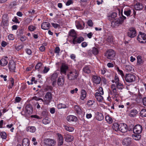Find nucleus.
<instances>
[{
	"instance_id": "obj_1",
	"label": "nucleus",
	"mask_w": 146,
	"mask_h": 146,
	"mask_svg": "<svg viewBox=\"0 0 146 146\" xmlns=\"http://www.w3.org/2000/svg\"><path fill=\"white\" fill-rule=\"evenodd\" d=\"M79 74V72L78 70L74 69L70 71L68 73L67 78L70 80H74L77 79Z\"/></svg>"
},
{
	"instance_id": "obj_2",
	"label": "nucleus",
	"mask_w": 146,
	"mask_h": 146,
	"mask_svg": "<svg viewBox=\"0 0 146 146\" xmlns=\"http://www.w3.org/2000/svg\"><path fill=\"white\" fill-rule=\"evenodd\" d=\"M121 14L123 18L121 17L119 18L116 19L112 21L111 23V26L112 27H116L119 26L123 23L124 20L126 19V17L123 15L122 12Z\"/></svg>"
},
{
	"instance_id": "obj_3",
	"label": "nucleus",
	"mask_w": 146,
	"mask_h": 146,
	"mask_svg": "<svg viewBox=\"0 0 146 146\" xmlns=\"http://www.w3.org/2000/svg\"><path fill=\"white\" fill-rule=\"evenodd\" d=\"M137 39L140 43H146V34L144 33L139 32L137 36Z\"/></svg>"
},
{
	"instance_id": "obj_4",
	"label": "nucleus",
	"mask_w": 146,
	"mask_h": 146,
	"mask_svg": "<svg viewBox=\"0 0 146 146\" xmlns=\"http://www.w3.org/2000/svg\"><path fill=\"white\" fill-rule=\"evenodd\" d=\"M105 55L108 59L112 60L115 55V53L113 50L110 49L106 51Z\"/></svg>"
},
{
	"instance_id": "obj_5",
	"label": "nucleus",
	"mask_w": 146,
	"mask_h": 146,
	"mask_svg": "<svg viewBox=\"0 0 146 146\" xmlns=\"http://www.w3.org/2000/svg\"><path fill=\"white\" fill-rule=\"evenodd\" d=\"M128 36L131 38H133L136 35V31L133 28H130L127 32Z\"/></svg>"
},
{
	"instance_id": "obj_6",
	"label": "nucleus",
	"mask_w": 146,
	"mask_h": 146,
	"mask_svg": "<svg viewBox=\"0 0 146 146\" xmlns=\"http://www.w3.org/2000/svg\"><path fill=\"white\" fill-rule=\"evenodd\" d=\"M136 77L135 76L130 74H127L125 78V80L128 82L134 81L135 80Z\"/></svg>"
},
{
	"instance_id": "obj_7",
	"label": "nucleus",
	"mask_w": 146,
	"mask_h": 146,
	"mask_svg": "<svg viewBox=\"0 0 146 146\" xmlns=\"http://www.w3.org/2000/svg\"><path fill=\"white\" fill-rule=\"evenodd\" d=\"M68 68V65L65 63H62L60 68V73L61 74L66 75V72Z\"/></svg>"
},
{
	"instance_id": "obj_8",
	"label": "nucleus",
	"mask_w": 146,
	"mask_h": 146,
	"mask_svg": "<svg viewBox=\"0 0 146 146\" xmlns=\"http://www.w3.org/2000/svg\"><path fill=\"white\" fill-rule=\"evenodd\" d=\"M44 141L45 144L48 146H54L56 143V141L52 139H46Z\"/></svg>"
},
{
	"instance_id": "obj_9",
	"label": "nucleus",
	"mask_w": 146,
	"mask_h": 146,
	"mask_svg": "<svg viewBox=\"0 0 146 146\" xmlns=\"http://www.w3.org/2000/svg\"><path fill=\"white\" fill-rule=\"evenodd\" d=\"M142 130V127L140 125H137L135 126L133 129V132L135 134H140Z\"/></svg>"
},
{
	"instance_id": "obj_10",
	"label": "nucleus",
	"mask_w": 146,
	"mask_h": 146,
	"mask_svg": "<svg viewBox=\"0 0 146 146\" xmlns=\"http://www.w3.org/2000/svg\"><path fill=\"white\" fill-rule=\"evenodd\" d=\"M132 143L131 139L129 137H127L123 139L122 144L124 146H129Z\"/></svg>"
},
{
	"instance_id": "obj_11",
	"label": "nucleus",
	"mask_w": 146,
	"mask_h": 146,
	"mask_svg": "<svg viewBox=\"0 0 146 146\" xmlns=\"http://www.w3.org/2000/svg\"><path fill=\"white\" fill-rule=\"evenodd\" d=\"M65 141L68 142H70L74 140V137L72 135L67 133H65L64 135Z\"/></svg>"
},
{
	"instance_id": "obj_12",
	"label": "nucleus",
	"mask_w": 146,
	"mask_h": 146,
	"mask_svg": "<svg viewBox=\"0 0 146 146\" xmlns=\"http://www.w3.org/2000/svg\"><path fill=\"white\" fill-rule=\"evenodd\" d=\"M33 112L32 107L30 104L27 105L25 107V114L27 115L32 113Z\"/></svg>"
},
{
	"instance_id": "obj_13",
	"label": "nucleus",
	"mask_w": 146,
	"mask_h": 146,
	"mask_svg": "<svg viewBox=\"0 0 146 146\" xmlns=\"http://www.w3.org/2000/svg\"><path fill=\"white\" fill-rule=\"evenodd\" d=\"M84 40V38L82 36H79L76 38H73L72 40V43L74 44L76 43L80 44Z\"/></svg>"
},
{
	"instance_id": "obj_14",
	"label": "nucleus",
	"mask_w": 146,
	"mask_h": 146,
	"mask_svg": "<svg viewBox=\"0 0 146 146\" xmlns=\"http://www.w3.org/2000/svg\"><path fill=\"white\" fill-rule=\"evenodd\" d=\"M119 131L122 133H125L127 131V125L124 123H122L120 125Z\"/></svg>"
},
{
	"instance_id": "obj_15",
	"label": "nucleus",
	"mask_w": 146,
	"mask_h": 146,
	"mask_svg": "<svg viewBox=\"0 0 146 146\" xmlns=\"http://www.w3.org/2000/svg\"><path fill=\"white\" fill-rule=\"evenodd\" d=\"M9 68L10 71L15 72V64L13 61L10 62L9 63Z\"/></svg>"
},
{
	"instance_id": "obj_16",
	"label": "nucleus",
	"mask_w": 146,
	"mask_h": 146,
	"mask_svg": "<svg viewBox=\"0 0 146 146\" xmlns=\"http://www.w3.org/2000/svg\"><path fill=\"white\" fill-rule=\"evenodd\" d=\"M50 24L49 22H44L42 24L41 27L42 29L44 30H47L49 29Z\"/></svg>"
},
{
	"instance_id": "obj_17",
	"label": "nucleus",
	"mask_w": 146,
	"mask_h": 146,
	"mask_svg": "<svg viewBox=\"0 0 146 146\" xmlns=\"http://www.w3.org/2000/svg\"><path fill=\"white\" fill-rule=\"evenodd\" d=\"M82 21L81 20L80 21H75L76 26L77 29L80 30L84 29V27H83V26L81 25L82 24Z\"/></svg>"
},
{
	"instance_id": "obj_18",
	"label": "nucleus",
	"mask_w": 146,
	"mask_h": 146,
	"mask_svg": "<svg viewBox=\"0 0 146 146\" xmlns=\"http://www.w3.org/2000/svg\"><path fill=\"white\" fill-rule=\"evenodd\" d=\"M64 83V77L60 76L58 78L57 80V84L60 86H62Z\"/></svg>"
},
{
	"instance_id": "obj_19",
	"label": "nucleus",
	"mask_w": 146,
	"mask_h": 146,
	"mask_svg": "<svg viewBox=\"0 0 146 146\" xmlns=\"http://www.w3.org/2000/svg\"><path fill=\"white\" fill-rule=\"evenodd\" d=\"M95 97L97 100L99 102H102L103 100V98L101 95V94H99L98 92H96L95 94Z\"/></svg>"
},
{
	"instance_id": "obj_20",
	"label": "nucleus",
	"mask_w": 146,
	"mask_h": 146,
	"mask_svg": "<svg viewBox=\"0 0 146 146\" xmlns=\"http://www.w3.org/2000/svg\"><path fill=\"white\" fill-rule=\"evenodd\" d=\"M92 80L93 82L96 84H99L101 81V78L98 76H94L93 77Z\"/></svg>"
},
{
	"instance_id": "obj_21",
	"label": "nucleus",
	"mask_w": 146,
	"mask_h": 146,
	"mask_svg": "<svg viewBox=\"0 0 146 146\" xmlns=\"http://www.w3.org/2000/svg\"><path fill=\"white\" fill-rule=\"evenodd\" d=\"M57 136L58 137V144L59 146H60L63 143V138L62 135L60 133L57 134Z\"/></svg>"
},
{
	"instance_id": "obj_22",
	"label": "nucleus",
	"mask_w": 146,
	"mask_h": 146,
	"mask_svg": "<svg viewBox=\"0 0 146 146\" xmlns=\"http://www.w3.org/2000/svg\"><path fill=\"white\" fill-rule=\"evenodd\" d=\"M84 72L87 74H89L91 72V66H86L83 69Z\"/></svg>"
},
{
	"instance_id": "obj_23",
	"label": "nucleus",
	"mask_w": 146,
	"mask_h": 146,
	"mask_svg": "<svg viewBox=\"0 0 146 146\" xmlns=\"http://www.w3.org/2000/svg\"><path fill=\"white\" fill-rule=\"evenodd\" d=\"M143 8V5L139 3H137L134 5V8L136 10H142Z\"/></svg>"
},
{
	"instance_id": "obj_24",
	"label": "nucleus",
	"mask_w": 146,
	"mask_h": 146,
	"mask_svg": "<svg viewBox=\"0 0 146 146\" xmlns=\"http://www.w3.org/2000/svg\"><path fill=\"white\" fill-rule=\"evenodd\" d=\"M117 15L115 12H113L109 14L108 15V19L109 20H111L115 18Z\"/></svg>"
},
{
	"instance_id": "obj_25",
	"label": "nucleus",
	"mask_w": 146,
	"mask_h": 146,
	"mask_svg": "<svg viewBox=\"0 0 146 146\" xmlns=\"http://www.w3.org/2000/svg\"><path fill=\"white\" fill-rule=\"evenodd\" d=\"M86 96V91L84 89L81 90V95L80 98L81 100H83Z\"/></svg>"
},
{
	"instance_id": "obj_26",
	"label": "nucleus",
	"mask_w": 146,
	"mask_h": 146,
	"mask_svg": "<svg viewBox=\"0 0 146 146\" xmlns=\"http://www.w3.org/2000/svg\"><path fill=\"white\" fill-rule=\"evenodd\" d=\"M67 119L69 121H76L77 120V118L75 116L73 115H70L67 117Z\"/></svg>"
},
{
	"instance_id": "obj_27",
	"label": "nucleus",
	"mask_w": 146,
	"mask_h": 146,
	"mask_svg": "<svg viewBox=\"0 0 146 146\" xmlns=\"http://www.w3.org/2000/svg\"><path fill=\"white\" fill-rule=\"evenodd\" d=\"M96 118L98 121H102L104 118L103 115L101 113L98 112L96 114Z\"/></svg>"
},
{
	"instance_id": "obj_28",
	"label": "nucleus",
	"mask_w": 146,
	"mask_h": 146,
	"mask_svg": "<svg viewBox=\"0 0 146 146\" xmlns=\"http://www.w3.org/2000/svg\"><path fill=\"white\" fill-rule=\"evenodd\" d=\"M45 99L48 101H50L52 98V94L50 92H47L45 96Z\"/></svg>"
},
{
	"instance_id": "obj_29",
	"label": "nucleus",
	"mask_w": 146,
	"mask_h": 146,
	"mask_svg": "<svg viewBox=\"0 0 146 146\" xmlns=\"http://www.w3.org/2000/svg\"><path fill=\"white\" fill-rule=\"evenodd\" d=\"M74 109L78 114H80L82 112V109L78 106H75L74 107Z\"/></svg>"
},
{
	"instance_id": "obj_30",
	"label": "nucleus",
	"mask_w": 146,
	"mask_h": 146,
	"mask_svg": "<svg viewBox=\"0 0 146 146\" xmlns=\"http://www.w3.org/2000/svg\"><path fill=\"white\" fill-rule=\"evenodd\" d=\"M29 141L27 138H25L23 139L22 142L23 146H29Z\"/></svg>"
},
{
	"instance_id": "obj_31",
	"label": "nucleus",
	"mask_w": 146,
	"mask_h": 146,
	"mask_svg": "<svg viewBox=\"0 0 146 146\" xmlns=\"http://www.w3.org/2000/svg\"><path fill=\"white\" fill-rule=\"evenodd\" d=\"M69 35L70 36L73 37L74 38H76V33L74 29H72L70 31L69 33Z\"/></svg>"
},
{
	"instance_id": "obj_32",
	"label": "nucleus",
	"mask_w": 146,
	"mask_h": 146,
	"mask_svg": "<svg viewBox=\"0 0 146 146\" xmlns=\"http://www.w3.org/2000/svg\"><path fill=\"white\" fill-rule=\"evenodd\" d=\"M36 131V129L34 126H29L27 128V131L31 133H34Z\"/></svg>"
},
{
	"instance_id": "obj_33",
	"label": "nucleus",
	"mask_w": 146,
	"mask_h": 146,
	"mask_svg": "<svg viewBox=\"0 0 146 146\" xmlns=\"http://www.w3.org/2000/svg\"><path fill=\"white\" fill-rule=\"evenodd\" d=\"M120 125L116 122L114 123L113 125L112 128L113 129L116 131H119Z\"/></svg>"
},
{
	"instance_id": "obj_34",
	"label": "nucleus",
	"mask_w": 146,
	"mask_h": 146,
	"mask_svg": "<svg viewBox=\"0 0 146 146\" xmlns=\"http://www.w3.org/2000/svg\"><path fill=\"white\" fill-rule=\"evenodd\" d=\"M137 113V111L136 110L133 109L131 110L130 113L129 114V116L131 117H134Z\"/></svg>"
},
{
	"instance_id": "obj_35",
	"label": "nucleus",
	"mask_w": 146,
	"mask_h": 146,
	"mask_svg": "<svg viewBox=\"0 0 146 146\" xmlns=\"http://www.w3.org/2000/svg\"><path fill=\"white\" fill-rule=\"evenodd\" d=\"M7 63V60L5 58H2L0 60V64L3 66H6Z\"/></svg>"
},
{
	"instance_id": "obj_36",
	"label": "nucleus",
	"mask_w": 146,
	"mask_h": 146,
	"mask_svg": "<svg viewBox=\"0 0 146 146\" xmlns=\"http://www.w3.org/2000/svg\"><path fill=\"white\" fill-rule=\"evenodd\" d=\"M58 76V74L57 73H54L52 74L50 78L51 81L56 80V79Z\"/></svg>"
},
{
	"instance_id": "obj_37",
	"label": "nucleus",
	"mask_w": 146,
	"mask_h": 146,
	"mask_svg": "<svg viewBox=\"0 0 146 146\" xmlns=\"http://www.w3.org/2000/svg\"><path fill=\"white\" fill-rule=\"evenodd\" d=\"M65 129L69 132H72L74 131V128L73 127L68 126L66 125H64Z\"/></svg>"
},
{
	"instance_id": "obj_38",
	"label": "nucleus",
	"mask_w": 146,
	"mask_h": 146,
	"mask_svg": "<svg viewBox=\"0 0 146 146\" xmlns=\"http://www.w3.org/2000/svg\"><path fill=\"white\" fill-rule=\"evenodd\" d=\"M133 138L136 140H139L141 137V135L139 134H135L132 135Z\"/></svg>"
},
{
	"instance_id": "obj_39",
	"label": "nucleus",
	"mask_w": 146,
	"mask_h": 146,
	"mask_svg": "<svg viewBox=\"0 0 146 146\" xmlns=\"http://www.w3.org/2000/svg\"><path fill=\"white\" fill-rule=\"evenodd\" d=\"M105 119L107 122L109 124H111L112 123L113 120L111 117L109 115H107L105 117Z\"/></svg>"
},
{
	"instance_id": "obj_40",
	"label": "nucleus",
	"mask_w": 146,
	"mask_h": 146,
	"mask_svg": "<svg viewBox=\"0 0 146 146\" xmlns=\"http://www.w3.org/2000/svg\"><path fill=\"white\" fill-rule=\"evenodd\" d=\"M117 88L119 90H122L123 87V84L120 82L115 84Z\"/></svg>"
},
{
	"instance_id": "obj_41",
	"label": "nucleus",
	"mask_w": 146,
	"mask_h": 146,
	"mask_svg": "<svg viewBox=\"0 0 146 146\" xmlns=\"http://www.w3.org/2000/svg\"><path fill=\"white\" fill-rule=\"evenodd\" d=\"M137 64L138 65L143 64V61L141 59V57L140 56H138L137 57Z\"/></svg>"
},
{
	"instance_id": "obj_42",
	"label": "nucleus",
	"mask_w": 146,
	"mask_h": 146,
	"mask_svg": "<svg viewBox=\"0 0 146 146\" xmlns=\"http://www.w3.org/2000/svg\"><path fill=\"white\" fill-rule=\"evenodd\" d=\"M92 51L93 54L94 55L98 54L99 52L98 48L95 47L93 48Z\"/></svg>"
},
{
	"instance_id": "obj_43",
	"label": "nucleus",
	"mask_w": 146,
	"mask_h": 146,
	"mask_svg": "<svg viewBox=\"0 0 146 146\" xmlns=\"http://www.w3.org/2000/svg\"><path fill=\"white\" fill-rule=\"evenodd\" d=\"M42 123L45 125L47 124L50 122V121L48 117H46L44 118L42 121Z\"/></svg>"
},
{
	"instance_id": "obj_44",
	"label": "nucleus",
	"mask_w": 146,
	"mask_h": 146,
	"mask_svg": "<svg viewBox=\"0 0 146 146\" xmlns=\"http://www.w3.org/2000/svg\"><path fill=\"white\" fill-rule=\"evenodd\" d=\"M124 66L125 70L128 71H131L132 69V67L130 65H125Z\"/></svg>"
},
{
	"instance_id": "obj_45",
	"label": "nucleus",
	"mask_w": 146,
	"mask_h": 146,
	"mask_svg": "<svg viewBox=\"0 0 146 146\" xmlns=\"http://www.w3.org/2000/svg\"><path fill=\"white\" fill-rule=\"evenodd\" d=\"M10 81L11 82V84L9 85L8 86V88L9 89L12 88L14 84V80L13 78H11Z\"/></svg>"
},
{
	"instance_id": "obj_46",
	"label": "nucleus",
	"mask_w": 146,
	"mask_h": 146,
	"mask_svg": "<svg viewBox=\"0 0 146 146\" xmlns=\"http://www.w3.org/2000/svg\"><path fill=\"white\" fill-rule=\"evenodd\" d=\"M140 114L141 116L146 117V109H142L141 111Z\"/></svg>"
},
{
	"instance_id": "obj_47",
	"label": "nucleus",
	"mask_w": 146,
	"mask_h": 146,
	"mask_svg": "<svg viewBox=\"0 0 146 146\" xmlns=\"http://www.w3.org/2000/svg\"><path fill=\"white\" fill-rule=\"evenodd\" d=\"M66 105L62 104H59L57 105V108L59 109L66 108Z\"/></svg>"
},
{
	"instance_id": "obj_48",
	"label": "nucleus",
	"mask_w": 146,
	"mask_h": 146,
	"mask_svg": "<svg viewBox=\"0 0 146 146\" xmlns=\"http://www.w3.org/2000/svg\"><path fill=\"white\" fill-rule=\"evenodd\" d=\"M42 66V64L41 63H38L35 66V68L36 70H37L38 71L40 70Z\"/></svg>"
},
{
	"instance_id": "obj_49",
	"label": "nucleus",
	"mask_w": 146,
	"mask_h": 146,
	"mask_svg": "<svg viewBox=\"0 0 146 146\" xmlns=\"http://www.w3.org/2000/svg\"><path fill=\"white\" fill-rule=\"evenodd\" d=\"M2 19V21H5L7 20V22L6 21V22L7 23V22H8V20H9V17H8V15L6 14L3 15Z\"/></svg>"
},
{
	"instance_id": "obj_50",
	"label": "nucleus",
	"mask_w": 146,
	"mask_h": 146,
	"mask_svg": "<svg viewBox=\"0 0 146 146\" xmlns=\"http://www.w3.org/2000/svg\"><path fill=\"white\" fill-rule=\"evenodd\" d=\"M112 92L113 94V96H114L113 98L117 97L118 95V92L117 89H113V90H112Z\"/></svg>"
},
{
	"instance_id": "obj_51",
	"label": "nucleus",
	"mask_w": 146,
	"mask_h": 146,
	"mask_svg": "<svg viewBox=\"0 0 146 146\" xmlns=\"http://www.w3.org/2000/svg\"><path fill=\"white\" fill-rule=\"evenodd\" d=\"M107 41L109 42H113V37L111 35H110L108 36L107 38Z\"/></svg>"
},
{
	"instance_id": "obj_52",
	"label": "nucleus",
	"mask_w": 146,
	"mask_h": 146,
	"mask_svg": "<svg viewBox=\"0 0 146 146\" xmlns=\"http://www.w3.org/2000/svg\"><path fill=\"white\" fill-rule=\"evenodd\" d=\"M0 135L3 139H5L7 138V134L5 132H1L0 133Z\"/></svg>"
},
{
	"instance_id": "obj_53",
	"label": "nucleus",
	"mask_w": 146,
	"mask_h": 146,
	"mask_svg": "<svg viewBox=\"0 0 146 146\" xmlns=\"http://www.w3.org/2000/svg\"><path fill=\"white\" fill-rule=\"evenodd\" d=\"M116 69V70L117 71L118 73L120 74L122 77H123L124 76V74L123 71L122 70L119 69L118 67H117Z\"/></svg>"
},
{
	"instance_id": "obj_54",
	"label": "nucleus",
	"mask_w": 146,
	"mask_h": 146,
	"mask_svg": "<svg viewBox=\"0 0 146 146\" xmlns=\"http://www.w3.org/2000/svg\"><path fill=\"white\" fill-rule=\"evenodd\" d=\"M32 99L36 101L41 100L40 102H41V103L43 102V100L42 99L37 97L36 96L33 97L32 98Z\"/></svg>"
},
{
	"instance_id": "obj_55",
	"label": "nucleus",
	"mask_w": 146,
	"mask_h": 146,
	"mask_svg": "<svg viewBox=\"0 0 146 146\" xmlns=\"http://www.w3.org/2000/svg\"><path fill=\"white\" fill-rule=\"evenodd\" d=\"M131 12L130 9L125 11H124V13L125 15L127 16H130L131 13Z\"/></svg>"
},
{
	"instance_id": "obj_56",
	"label": "nucleus",
	"mask_w": 146,
	"mask_h": 146,
	"mask_svg": "<svg viewBox=\"0 0 146 146\" xmlns=\"http://www.w3.org/2000/svg\"><path fill=\"white\" fill-rule=\"evenodd\" d=\"M28 29L30 31H33L36 29V27L33 25H30Z\"/></svg>"
},
{
	"instance_id": "obj_57",
	"label": "nucleus",
	"mask_w": 146,
	"mask_h": 146,
	"mask_svg": "<svg viewBox=\"0 0 146 146\" xmlns=\"http://www.w3.org/2000/svg\"><path fill=\"white\" fill-rule=\"evenodd\" d=\"M98 91L99 92V94L101 95H103L104 94V91L102 88L99 87L98 88Z\"/></svg>"
},
{
	"instance_id": "obj_58",
	"label": "nucleus",
	"mask_w": 146,
	"mask_h": 146,
	"mask_svg": "<svg viewBox=\"0 0 146 146\" xmlns=\"http://www.w3.org/2000/svg\"><path fill=\"white\" fill-rule=\"evenodd\" d=\"M12 21L13 22H14L16 23H19V22L18 19L16 17H15L12 20Z\"/></svg>"
},
{
	"instance_id": "obj_59",
	"label": "nucleus",
	"mask_w": 146,
	"mask_h": 146,
	"mask_svg": "<svg viewBox=\"0 0 146 146\" xmlns=\"http://www.w3.org/2000/svg\"><path fill=\"white\" fill-rule=\"evenodd\" d=\"M8 38L9 40H13L14 39V35L13 34H10L8 36Z\"/></svg>"
},
{
	"instance_id": "obj_60",
	"label": "nucleus",
	"mask_w": 146,
	"mask_h": 146,
	"mask_svg": "<svg viewBox=\"0 0 146 146\" xmlns=\"http://www.w3.org/2000/svg\"><path fill=\"white\" fill-rule=\"evenodd\" d=\"M24 47V46L23 45H20L18 46H16V49L18 51H19L21 49L23 48Z\"/></svg>"
},
{
	"instance_id": "obj_61",
	"label": "nucleus",
	"mask_w": 146,
	"mask_h": 146,
	"mask_svg": "<svg viewBox=\"0 0 146 146\" xmlns=\"http://www.w3.org/2000/svg\"><path fill=\"white\" fill-rule=\"evenodd\" d=\"M73 3V1L72 0H68L66 3V5L67 6H69L71 4Z\"/></svg>"
},
{
	"instance_id": "obj_62",
	"label": "nucleus",
	"mask_w": 146,
	"mask_h": 146,
	"mask_svg": "<svg viewBox=\"0 0 146 146\" xmlns=\"http://www.w3.org/2000/svg\"><path fill=\"white\" fill-rule=\"evenodd\" d=\"M26 53L29 55H31L32 53V51L31 49L29 48H27L25 50Z\"/></svg>"
},
{
	"instance_id": "obj_63",
	"label": "nucleus",
	"mask_w": 146,
	"mask_h": 146,
	"mask_svg": "<svg viewBox=\"0 0 146 146\" xmlns=\"http://www.w3.org/2000/svg\"><path fill=\"white\" fill-rule=\"evenodd\" d=\"M88 25L90 27H92L93 25V23L92 21L91 20H89L88 22Z\"/></svg>"
},
{
	"instance_id": "obj_64",
	"label": "nucleus",
	"mask_w": 146,
	"mask_h": 146,
	"mask_svg": "<svg viewBox=\"0 0 146 146\" xmlns=\"http://www.w3.org/2000/svg\"><path fill=\"white\" fill-rule=\"evenodd\" d=\"M60 51V49L58 47H56L54 50V52L56 53H58Z\"/></svg>"
}]
</instances>
